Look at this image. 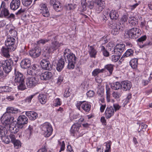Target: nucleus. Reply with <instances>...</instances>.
<instances>
[{
    "label": "nucleus",
    "mask_w": 152,
    "mask_h": 152,
    "mask_svg": "<svg viewBox=\"0 0 152 152\" xmlns=\"http://www.w3.org/2000/svg\"><path fill=\"white\" fill-rule=\"evenodd\" d=\"M48 37L49 38L39 40L38 43L44 45L50 40L51 41V44L49 46H45L43 50L42 55L48 58L50 54L53 53L62 45V43H60L56 41L58 36L53 32H50L48 34Z\"/></svg>",
    "instance_id": "obj_1"
},
{
    "label": "nucleus",
    "mask_w": 152,
    "mask_h": 152,
    "mask_svg": "<svg viewBox=\"0 0 152 152\" xmlns=\"http://www.w3.org/2000/svg\"><path fill=\"white\" fill-rule=\"evenodd\" d=\"M19 110L13 107H10L7 108V112L5 113L1 118V121L6 127L16 122V120L12 114L16 113L18 112Z\"/></svg>",
    "instance_id": "obj_2"
},
{
    "label": "nucleus",
    "mask_w": 152,
    "mask_h": 152,
    "mask_svg": "<svg viewBox=\"0 0 152 152\" xmlns=\"http://www.w3.org/2000/svg\"><path fill=\"white\" fill-rule=\"evenodd\" d=\"M86 0H81V5L83 9L86 10V7H88L90 9H92L94 6H95L97 11L99 12L102 11L104 7V1L101 0H95L94 2L92 1L86 2Z\"/></svg>",
    "instance_id": "obj_3"
},
{
    "label": "nucleus",
    "mask_w": 152,
    "mask_h": 152,
    "mask_svg": "<svg viewBox=\"0 0 152 152\" xmlns=\"http://www.w3.org/2000/svg\"><path fill=\"white\" fill-rule=\"evenodd\" d=\"M15 78L14 80V82L18 86V88L19 90H24L26 89V85L24 84L25 77L23 75L18 71H17L15 69L14 70Z\"/></svg>",
    "instance_id": "obj_4"
},
{
    "label": "nucleus",
    "mask_w": 152,
    "mask_h": 152,
    "mask_svg": "<svg viewBox=\"0 0 152 152\" xmlns=\"http://www.w3.org/2000/svg\"><path fill=\"white\" fill-rule=\"evenodd\" d=\"M0 17L14 19L15 15L12 13L10 14L7 8L5 2L3 1L0 7Z\"/></svg>",
    "instance_id": "obj_5"
},
{
    "label": "nucleus",
    "mask_w": 152,
    "mask_h": 152,
    "mask_svg": "<svg viewBox=\"0 0 152 152\" xmlns=\"http://www.w3.org/2000/svg\"><path fill=\"white\" fill-rule=\"evenodd\" d=\"M141 31L139 29L133 28L125 31L124 37L126 38L136 39L140 34Z\"/></svg>",
    "instance_id": "obj_6"
},
{
    "label": "nucleus",
    "mask_w": 152,
    "mask_h": 152,
    "mask_svg": "<svg viewBox=\"0 0 152 152\" xmlns=\"http://www.w3.org/2000/svg\"><path fill=\"white\" fill-rule=\"evenodd\" d=\"M121 107V106L117 104H114L113 106L107 107L105 112L106 118L107 119L110 118L114 115L115 111L118 110Z\"/></svg>",
    "instance_id": "obj_7"
},
{
    "label": "nucleus",
    "mask_w": 152,
    "mask_h": 152,
    "mask_svg": "<svg viewBox=\"0 0 152 152\" xmlns=\"http://www.w3.org/2000/svg\"><path fill=\"white\" fill-rule=\"evenodd\" d=\"M41 128L45 137H48L51 134L53 129L51 124L48 122H45L41 126Z\"/></svg>",
    "instance_id": "obj_8"
},
{
    "label": "nucleus",
    "mask_w": 152,
    "mask_h": 152,
    "mask_svg": "<svg viewBox=\"0 0 152 152\" xmlns=\"http://www.w3.org/2000/svg\"><path fill=\"white\" fill-rule=\"evenodd\" d=\"M9 132L7 130L6 127L0 126V135L2 140L6 143L10 142V134L8 135Z\"/></svg>",
    "instance_id": "obj_9"
},
{
    "label": "nucleus",
    "mask_w": 152,
    "mask_h": 152,
    "mask_svg": "<svg viewBox=\"0 0 152 152\" xmlns=\"http://www.w3.org/2000/svg\"><path fill=\"white\" fill-rule=\"evenodd\" d=\"M76 106L79 110H80L81 106L82 108L86 112H88L90 110L91 107V105L85 101H77Z\"/></svg>",
    "instance_id": "obj_10"
},
{
    "label": "nucleus",
    "mask_w": 152,
    "mask_h": 152,
    "mask_svg": "<svg viewBox=\"0 0 152 152\" xmlns=\"http://www.w3.org/2000/svg\"><path fill=\"white\" fill-rule=\"evenodd\" d=\"M66 57L68 62L67 68L69 69H73L75 67V65L77 59L76 57L75 54L72 53H70L69 55H67Z\"/></svg>",
    "instance_id": "obj_11"
},
{
    "label": "nucleus",
    "mask_w": 152,
    "mask_h": 152,
    "mask_svg": "<svg viewBox=\"0 0 152 152\" xmlns=\"http://www.w3.org/2000/svg\"><path fill=\"white\" fill-rule=\"evenodd\" d=\"M119 24L118 22L116 23L115 22H110L108 25L110 28L112 29L111 33L113 35H116L119 34L120 29Z\"/></svg>",
    "instance_id": "obj_12"
},
{
    "label": "nucleus",
    "mask_w": 152,
    "mask_h": 152,
    "mask_svg": "<svg viewBox=\"0 0 152 152\" xmlns=\"http://www.w3.org/2000/svg\"><path fill=\"white\" fill-rule=\"evenodd\" d=\"M3 69L6 73H9L12 69V67L13 65V62L11 59L5 60L2 63Z\"/></svg>",
    "instance_id": "obj_13"
},
{
    "label": "nucleus",
    "mask_w": 152,
    "mask_h": 152,
    "mask_svg": "<svg viewBox=\"0 0 152 152\" xmlns=\"http://www.w3.org/2000/svg\"><path fill=\"white\" fill-rule=\"evenodd\" d=\"M15 40L14 38L11 37H8L6 40L5 45L10 51H14L15 49Z\"/></svg>",
    "instance_id": "obj_14"
},
{
    "label": "nucleus",
    "mask_w": 152,
    "mask_h": 152,
    "mask_svg": "<svg viewBox=\"0 0 152 152\" xmlns=\"http://www.w3.org/2000/svg\"><path fill=\"white\" fill-rule=\"evenodd\" d=\"M28 119L25 115H22L19 116L18 119L16 123L18 124L20 129H22L25 124H27Z\"/></svg>",
    "instance_id": "obj_15"
},
{
    "label": "nucleus",
    "mask_w": 152,
    "mask_h": 152,
    "mask_svg": "<svg viewBox=\"0 0 152 152\" xmlns=\"http://www.w3.org/2000/svg\"><path fill=\"white\" fill-rule=\"evenodd\" d=\"M37 81L34 77H29L26 80V86L28 88H31L35 86L37 84Z\"/></svg>",
    "instance_id": "obj_16"
},
{
    "label": "nucleus",
    "mask_w": 152,
    "mask_h": 152,
    "mask_svg": "<svg viewBox=\"0 0 152 152\" xmlns=\"http://www.w3.org/2000/svg\"><path fill=\"white\" fill-rule=\"evenodd\" d=\"M125 45L123 44H117L113 50L114 53L116 55H121V53L125 48Z\"/></svg>",
    "instance_id": "obj_17"
},
{
    "label": "nucleus",
    "mask_w": 152,
    "mask_h": 152,
    "mask_svg": "<svg viewBox=\"0 0 152 152\" xmlns=\"http://www.w3.org/2000/svg\"><path fill=\"white\" fill-rule=\"evenodd\" d=\"M41 49L39 47H36L31 50L29 51L30 55L33 58H35L39 57L40 55Z\"/></svg>",
    "instance_id": "obj_18"
},
{
    "label": "nucleus",
    "mask_w": 152,
    "mask_h": 152,
    "mask_svg": "<svg viewBox=\"0 0 152 152\" xmlns=\"http://www.w3.org/2000/svg\"><path fill=\"white\" fill-rule=\"evenodd\" d=\"M9 137H10V142L11 141L13 144L15 148L18 149L19 147L20 146V141L16 139L14 134L10 133Z\"/></svg>",
    "instance_id": "obj_19"
},
{
    "label": "nucleus",
    "mask_w": 152,
    "mask_h": 152,
    "mask_svg": "<svg viewBox=\"0 0 152 152\" xmlns=\"http://www.w3.org/2000/svg\"><path fill=\"white\" fill-rule=\"evenodd\" d=\"M40 64L44 69L50 70L51 69V64L49 61L46 59H43L41 61Z\"/></svg>",
    "instance_id": "obj_20"
},
{
    "label": "nucleus",
    "mask_w": 152,
    "mask_h": 152,
    "mask_svg": "<svg viewBox=\"0 0 152 152\" xmlns=\"http://www.w3.org/2000/svg\"><path fill=\"white\" fill-rule=\"evenodd\" d=\"M20 4V0H12L10 3V8L12 10H16L19 7Z\"/></svg>",
    "instance_id": "obj_21"
},
{
    "label": "nucleus",
    "mask_w": 152,
    "mask_h": 152,
    "mask_svg": "<svg viewBox=\"0 0 152 152\" xmlns=\"http://www.w3.org/2000/svg\"><path fill=\"white\" fill-rule=\"evenodd\" d=\"M52 73L48 71H46L42 73L40 75V78L42 80H48L50 79L52 77Z\"/></svg>",
    "instance_id": "obj_22"
},
{
    "label": "nucleus",
    "mask_w": 152,
    "mask_h": 152,
    "mask_svg": "<svg viewBox=\"0 0 152 152\" xmlns=\"http://www.w3.org/2000/svg\"><path fill=\"white\" fill-rule=\"evenodd\" d=\"M65 64V61L64 59L61 58L57 61L56 64V69L59 72H61L64 68Z\"/></svg>",
    "instance_id": "obj_23"
},
{
    "label": "nucleus",
    "mask_w": 152,
    "mask_h": 152,
    "mask_svg": "<svg viewBox=\"0 0 152 152\" xmlns=\"http://www.w3.org/2000/svg\"><path fill=\"white\" fill-rule=\"evenodd\" d=\"M121 88L124 91L129 90L132 87L131 82L128 81H124L121 82Z\"/></svg>",
    "instance_id": "obj_24"
},
{
    "label": "nucleus",
    "mask_w": 152,
    "mask_h": 152,
    "mask_svg": "<svg viewBox=\"0 0 152 152\" xmlns=\"http://www.w3.org/2000/svg\"><path fill=\"white\" fill-rule=\"evenodd\" d=\"M31 64V61L28 58H25L21 62L20 65L23 69H27L30 67Z\"/></svg>",
    "instance_id": "obj_25"
},
{
    "label": "nucleus",
    "mask_w": 152,
    "mask_h": 152,
    "mask_svg": "<svg viewBox=\"0 0 152 152\" xmlns=\"http://www.w3.org/2000/svg\"><path fill=\"white\" fill-rule=\"evenodd\" d=\"M10 132L14 134L17 133L20 129L18 124L16 123L15 125L11 124L8 125Z\"/></svg>",
    "instance_id": "obj_26"
},
{
    "label": "nucleus",
    "mask_w": 152,
    "mask_h": 152,
    "mask_svg": "<svg viewBox=\"0 0 152 152\" xmlns=\"http://www.w3.org/2000/svg\"><path fill=\"white\" fill-rule=\"evenodd\" d=\"M26 114L31 120H35L38 116L37 113L34 111H26Z\"/></svg>",
    "instance_id": "obj_27"
},
{
    "label": "nucleus",
    "mask_w": 152,
    "mask_h": 152,
    "mask_svg": "<svg viewBox=\"0 0 152 152\" xmlns=\"http://www.w3.org/2000/svg\"><path fill=\"white\" fill-rule=\"evenodd\" d=\"M81 127V125L78 123L74 124L71 128L70 132L73 134L78 132L80 128Z\"/></svg>",
    "instance_id": "obj_28"
},
{
    "label": "nucleus",
    "mask_w": 152,
    "mask_h": 152,
    "mask_svg": "<svg viewBox=\"0 0 152 152\" xmlns=\"http://www.w3.org/2000/svg\"><path fill=\"white\" fill-rule=\"evenodd\" d=\"M1 51L2 54L4 56L7 58H9L10 57L9 52L11 51L10 50L8 47L7 46L6 47H3L1 48Z\"/></svg>",
    "instance_id": "obj_29"
},
{
    "label": "nucleus",
    "mask_w": 152,
    "mask_h": 152,
    "mask_svg": "<svg viewBox=\"0 0 152 152\" xmlns=\"http://www.w3.org/2000/svg\"><path fill=\"white\" fill-rule=\"evenodd\" d=\"M118 17L117 12L115 10H112L110 12V17L112 20H116Z\"/></svg>",
    "instance_id": "obj_30"
},
{
    "label": "nucleus",
    "mask_w": 152,
    "mask_h": 152,
    "mask_svg": "<svg viewBox=\"0 0 152 152\" xmlns=\"http://www.w3.org/2000/svg\"><path fill=\"white\" fill-rule=\"evenodd\" d=\"M38 99L40 103L44 104L47 101L46 95L43 94H40L38 96Z\"/></svg>",
    "instance_id": "obj_31"
},
{
    "label": "nucleus",
    "mask_w": 152,
    "mask_h": 152,
    "mask_svg": "<svg viewBox=\"0 0 152 152\" xmlns=\"http://www.w3.org/2000/svg\"><path fill=\"white\" fill-rule=\"evenodd\" d=\"M111 86L112 89L115 90H118L121 88V83H120L118 82L112 83Z\"/></svg>",
    "instance_id": "obj_32"
},
{
    "label": "nucleus",
    "mask_w": 152,
    "mask_h": 152,
    "mask_svg": "<svg viewBox=\"0 0 152 152\" xmlns=\"http://www.w3.org/2000/svg\"><path fill=\"white\" fill-rule=\"evenodd\" d=\"M129 23L132 26H136L138 24L137 19L134 17H129L128 19Z\"/></svg>",
    "instance_id": "obj_33"
},
{
    "label": "nucleus",
    "mask_w": 152,
    "mask_h": 152,
    "mask_svg": "<svg viewBox=\"0 0 152 152\" xmlns=\"http://www.w3.org/2000/svg\"><path fill=\"white\" fill-rule=\"evenodd\" d=\"M109 17H110V13H108L107 10L104 11L102 17L103 21L105 22Z\"/></svg>",
    "instance_id": "obj_34"
},
{
    "label": "nucleus",
    "mask_w": 152,
    "mask_h": 152,
    "mask_svg": "<svg viewBox=\"0 0 152 152\" xmlns=\"http://www.w3.org/2000/svg\"><path fill=\"white\" fill-rule=\"evenodd\" d=\"M89 52L91 57H95L97 52L93 46H90V47Z\"/></svg>",
    "instance_id": "obj_35"
},
{
    "label": "nucleus",
    "mask_w": 152,
    "mask_h": 152,
    "mask_svg": "<svg viewBox=\"0 0 152 152\" xmlns=\"http://www.w3.org/2000/svg\"><path fill=\"white\" fill-rule=\"evenodd\" d=\"M53 7L54 9L57 12L60 11L62 9V5L59 1L56 2V4Z\"/></svg>",
    "instance_id": "obj_36"
},
{
    "label": "nucleus",
    "mask_w": 152,
    "mask_h": 152,
    "mask_svg": "<svg viewBox=\"0 0 152 152\" xmlns=\"http://www.w3.org/2000/svg\"><path fill=\"white\" fill-rule=\"evenodd\" d=\"M134 53L133 50L132 49H128L124 53L122 57V58L124 57H128L133 56Z\"/></svg>",
    "instance_id": "obj_37"
},
{
    "label": "nucleus",
    "mask_w": 152,
    "mask_h": 152,
    "mask_svg": "<svg viewBox=\"0 0 152 152\" xmlns=\"http://www.w3.org/2000/svg\"><path fill=\"white\" fill-rule=\"evenodd\" d=\"M130 65L133 69H136L137 67V59H132L130 62Z\"/></svg>",
    "instance_id": "obj_38"
},
{
    "label": "nucleus",
    "mask_w": 152,
    "mask_h": 152,
    "mask_svg": "<svg viewBox=\"0 0 152 152\" xmlns=\"http://www.w3.org/2000/svg\"><path fill=\"white\" fill-rule=\"evenodd\" d=\"M121 92L114 91L112 94L113 96L117 100H119V98L121 96Z\"/></svg>",
    "instance_id": "obj_39"
},
{
    "label": "nucleus",
    "mask_w": 152,
    "mask_h": 152,
    "mask_svg": "<svg viewBox=\"0 0 152 152\" xmlns=\"http://www.w3.org/2000/svg\"><path fill=\"white\" fill-rule=\"evenodd\" d=\"M113 66L112 64H109L106 65L104 66V68L109 72L110 74H111L113 69Z\"/></svg>",
    "instance_id": "obj_40"
},
{
    "label": "nucleus",
    "mask_w": 152,
    "mask_h": 152,
    "mask_svg": "<svg viewBox=\"0 0 152 152\" xmlns=\"http://www.w3.org/2000/svg\"><path fill=\"white\" fill-rule=\"evenodd\" d=\"M15 28L14 27L12 26L9 30V32L11 34V36L13 37H15L17 35V31L15 30Z\"/></svg>",
    "instance_id": "obj_41"
},
{
    "label": "nucleus",
    "mask_w": 152,
    "mask_h": 152,
    "mask_svg": "<svg viewBox=\"0 0 152 152\" xmlns=\"http://www.w3.org/2000/svg\"><path fill=\"white\" fill-rule=\"evenodd\" d=\"M65 7L67 10H72L75 8L76 7V5L75 4H68L66 5Z\"/></svg>",
    "instance_id": "obj_42"
},
{
    "label": "nucleus",
    "mask_w": 152,
    "mask_h": 152,
    "mask_svg": "<svg viewBox=\"0 0 152 152\" xmlns=\"http://www.w3.org/2000/svg\"><path fill=\"white\" fill-rule=\"evenodd\" d=\"M105 144L106 149L105 150V152H110V146L111 144V142L109 141L108 142H105L104 143Z\"/></svg>",
    "instance_id": "obj_43"
},
{
    "label": "nucleus",
    "mask_w": 152,
    "mask_h": 152,
    "mask_svg": "<svg viewBox=\"0 0 152 152\" xmlns=\"http://www.w3.org/2000/svg\"><path fill=\"white\" fill-rule=\"evenodd\" d=\"M33 0H22V3L23 5L27 7L30 5Z\"/></svg>",
    "instance_id": "obj_44"
},
{
    "label": "nucleus",
    "mask_w": 152,
    "mask_h": 152,
    "mask_svg": "<svg viewBox=\"0 0 152 152\" xmlns=\"http://www.w3.org/2000/svg\"><path fill=\"white\" fill-rule=\"evenodd\" d=\"M121 55H113L111 57V61L113 62L117 61L120 58Z\"/></svg>",
    "instance_id": "obj_45"
},
{
    "label": "nucleus",
    "mask_w": 152,
    "mask_h": 152,
    "mask_svg": "<svg viewBox=\"0 0 152 152\" xmlns=\"http://www.w3.org/2000/svg\"><path fill=\"white\" fill-rule=\"evenodd\" d=\"M30 68L37 74V71L39 70V66L37 64L32 65Z\"/></svg>",
    "instance_id": "obj_46"
},
{
    "label": "nucleus",
    "mask_w": 152,
    "mask_h": 152,
    "mask_svg": "<svg viewBox=\"0 0 152 152\" xmlns=\"http://www.w3.org/2000/svg\"><path fill=\"white\" fill-rule=\"evenodd\" d=\"M1 88L3 91L5 92H10L11 91L12 89V88L7 86H3Z\"/></svg>",
    "instance_id": "obj_47"
},
{
    "label": "nucleus",
    "mask_w": 152,
    "mask_h": 152,
    "mask_svg": "<svg viewBox=\"0 0 152 152\" xmlns=\"http://www.w3.org/2000/svg\"><path fill=\"white\" fill-rule=\"evenodd\" d=\"M40 12L41 13L44 17H47L49 15V13L48 8L45 10Z\"/></svg>",
    "instance_id": "obj_48"
},
{
    "label": "nucleus",
    "mask_w": 152,
    "mask_h": 152,
    "mask_svg": "<svg viewBox=\"0 0 152 152\" xmlns=\"http://www.w3.org/2000/svg\"><path fill=\"white\" fill-rule=\"evenodd\" d=\"M61 104V99L59 98H57L54 100V105L56 107L58 106H60Z\"/></svg>",
    "instance_id": "obj_49"
},
{
    "label": "nucleus",
    "mask_w": 152,
    "mask_h": 152,
    "mask_svg": "<svg viewBox=\"0 0 152 152\" xmlns=\"http://www.w3.org/2000/svg\"><path fill=\"white\" fill-rule=\"evenodd\" d=\"M147 38V37L146 35H144L141 37L137 39V42H139L143 43V42L146 40Z\"/></svg>",
    "instance_id": "obj_50"
},
{
    "label": "nucleus",
    "mask_w": 152,
    "mask_h": 152,
    "mask_svg": "<svg viewBox=\"0 0 152 152\" xmlns=\"http://www.w3.org/2000/svg\"><path fill=\"white\" fill-rule=\"evenodd\" d=\"M40 9L39 11L40 12L41 11L45 10L47 8V6L45 4H40Z\"/></svg>",
    "instance_id": "obj_51"
},
{
    "label": "nucleus",
    "mask_w": 152,
    "mask_h": 152,
    "mask_svg": "<svg viewBox=\"0 0 152 152\" xmlns=\"http://www.w3.org/2000/svg\"><path fill=\"white\" fill-rule=\"evenodd\" d=\"M27 74L30 75H32L33 74H37L36 72H35L31 69V68H30L27 71Z\"/></svg>",
    "instance_id": "obj_52"
},
{
    "label": "nucleus",
    "mask_w": 152,
    "mask_h": 152,
    "mask_svg": "<svg viewBox=\"0 0 152 152\" xmlns=\"http://www.w3.org/2000/svg\"><path fill=\"white\" fill-rule=\"evenodd\" d=\"M99 73V69H96L94 70L92 72V75L94 76L97 75Z\"/></svg>",
    "instance_id": "obj_53"
},
{
    "label": "nucleus",
    "mask_w": 152,
    "mask_h": 152,
    "mask_svg": "<svg viewBox=\"0 0 152 152\" xmlns=\"http://www.w3.org/2000/svg\"><path fill=\"white\" fill-rule=\"evenodd\" d=\"M86 94L88 96L92 97L94 96V92L93 91H90L87 92Z\"/></svg>",
    "instance_id": "obj_54"
},
{
    "label": "nucleus",
    "mask_w": 152,
    "mask_h": 152,
    "mask_svg": "<svg viewBox=\"0 0 152 152\" xmlns=\"http://www.w3.org/2000/svg\"><path fill=\"white\" fill-rule=\"evenodd\" d=\"M139 4L138 3H136L132 5H129L130 8L132 10H134L137 7Z\"/></svg>",
    "instance_id": "obj_55"
},
{
    "label": "nucleus",
    "mask_w": 152,
    "mask_h": 152,
    "mask_svg": "<svg viewBox=\"0 0 152 152\" xmlns=\"http://www.w3.org/2000/svg\"><path fill=\"white\" fill-rule=\"evenodd\" d=\"M107 99L108 102H110L109 99L110 96V89H107L106 91Z\"/></svg>",
    "instance_id": "obj_56"
},
{
    "label": "nucleus",
    "mask_w": 152,
    "mask_h": 152,
    "mask_svg": "<svg viewBox=\"0 0 152 152\" xmlns=\"http://www.w3.org/2000/svg\"><path fill=\"white\" fill-rule=\"evenodd\" d=\"M60 144L61 147V150L60 151V152L61 151H63L64 150L65 148V143L64 141L62 142V143L61 144L60 142H59Z\"/></svg>",
    "instance_id": "obj_57"
},
{
    "label": "nucleus",
    "mask_w": 152,
    "mask_h": 152,
    "mask_svg": "<svg viewBox=\"0 0 152 152\" xmlns=\"http://www.w3.org/2000/svg\"><path fill=\"white\" fill-rule=\"evenodd\" d=\"M96 82L99 83H101L102 81V79L99 77L97 76L95 78Z\"/></svg>",
    "instance_id": "obj_58"
},
{
    "label": "nucleus",
    "mask_w": 152,
    "mask_h": 152,
    "mask_svg": "<svg viewBox=\"0 0 152 152\" xmlns=\"http://www.w3.org/2000/svg\"><path fill=\"white\" fill-rule=\"evenodd\" d=\"M69 89L67 90H66L64 94V96L65 97H68L70 95L69 92Z\"/></svg>",
    "instance_id": "obj_59"
},
{
    "label": "nucleus",
    "mask_w": 152,
    "mask_h": 152,
    "mask_svg": "<svg viewBox=\"0 0 152 152\" xmlns=\"http://www.w3.org/2000/svg\"><path fill=\"white\" fill-rule=\"evenodd\" d=\"M102 53L103 55L105 57H107L109 56V53L107 50L103 51Z\"/></svg>",
    "instance_id": "obj_60"
},
{
    "label": "nucleus",
    "mask_w": 152,
    "mask_h": 152,
    "mask_svg": "<svg viewBox=\"0 0 152 152\" xmlns=\"http://www.w3.org/2000/svg\"><path fill=\"white\" fill-rule=\"evenodd\" d=\"M14 99V97L12 95L7 96L6 97V99L9 101L13 100Z\"/></svg>",
    "instance_id": "obj_61"
},
{
    "label": "nucleus",
    "mask_w": 152,
    "mask_h": 152,
    "mask_svg": "<svg viewBox=\"0 0 152 152\" xmlns=\"http://www.w3.org/2000/svg\"><path fill=\"white\" fill-rule=\"evenodd\" d=\"M33 131V128L31 126H29L28 128L27 129V131L29 132L30 133V136H31V133H32Z\"/></svg>",
    "instance_id": "obj_62"
},
{
    "label": "nucleus",
    "mask_w": 152,
    "mask_h": 152,
    "mask_svg": "<svg viewBox=\"0 0 152 152\" xmlns=\"http://www.w3.org/2000/svg\"><path fill=\"white\" fill-rule=\"evenodd\" d=\"M63 80V77L61 75L59 76L58 79L57 83L60 84V83Z\"/></svg>",
    "instance_id": "obj_63"
},
{
    "label": "nucleus",
    "mask_w": 152,
    "mask_h": 152,
    "mask_svg": "<svg viewBox=\"0 0 152 152\" xmlns=\"http://www.w3.org/2000/svg\"><path fill=\"white\" fill-rule=\"evenodd\" d=\"M25 10L24 9H21L19 10L16 13V15H18L21 14V13L24 12Z\"/></svg>",
    "instance_id": "obj_64"
}]
</instances>
